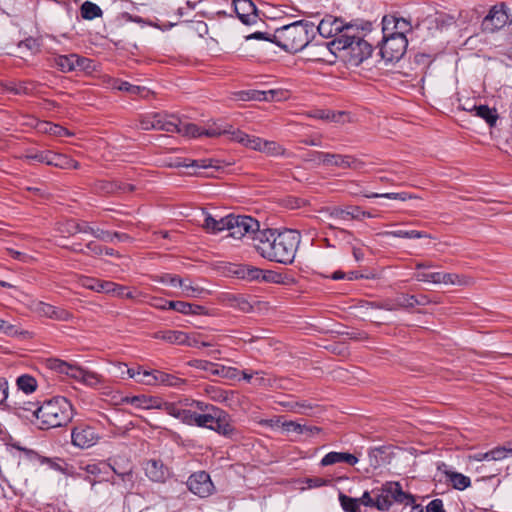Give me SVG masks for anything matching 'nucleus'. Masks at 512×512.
<instances>
[{
  "instance_id": "nucleus-1",
  "label": "nucleus",
  "mask_w": 512,
  "mask_h": 512,
  "mask_svg": "<svg viewBox=\"0 0 512 512\" xmlns=\"http://www.w3.org/2000/svg\"><path fill=\"white\" fill-rule=\"evenodd\" d=\"M300 239V233L295 230L264 229L255 238V249L269 261L287 265L293 262Z\"/></svg>"
},
{
  "instance_id": "nucleus-2",
  "label": "nucleus",
  "mask_w": 512,
  "mask_h": 512,
  "mask_svg": "<svg viewBox=\"0 0 512 512\" xmlns=\"http://www.w3.org/2000/svg\"><path fill=\"white\" fill-rule=\"evenodd\" d=\"M28 412L36 420L38 427L43 430L64 426L73 418L72 404L62 396L46 400L40 406L29 402L27 407L18 408L16 414L29 419Z\"/></svg>"
},
{
  "instance_id": "nucleus-3",
  "label": "nucleus",
  "mask_w": 512,
  "mask_h": 512,
  "mask_svg": "<svg viewBox=\"0 0 512 512\" xmlns=\"http://www.w3.org/2000/svg\"><path fill=\"white\" fill-rule=\"evenodd\" d=\"M313 35L314 24L299 20L276 29L273 33V43L287 52L296 53L309 45Z\"/></svg>"
},
{
  "instance_id": "nucleus-4",
  "label": "nucleus",
  "mask_w": 512,
  "mask_h": 512,
  "mask_svg": "<svg viewBox=\"0 0 512 512\" xmlns=\"http://www.w3.org/2000/svg\"><path fill=\"white\" fill-rule=\"evenodd\" d=\"M373 493L375 508L380 511H388L394 502L406 506L415 503V497L404 492L399 482L388 481L373 488Z\"/></svg>"
},
{
  "instance_id": "nucleus-5",
  "label": "nucleus",
  "mask_w": 512,
  "mask_h": 512,
  "mask_svg": "<svg viewBox=\"0 0 512 512\" xmlns=\"http://www.w3.org/2000/svg\"><path fill=\"white\" fill-rule=\"evenodd\" d=\"M232 224L233 226L229 229V236L235 239L250 238L255 247V238L259 232H262L259 222L251 216L232 214Z\"/></svg>"
},
{
  "instance_id": "nucleus-6",
  "label": "nucleus",
  "mask_w": 512,
  "mask_h": 512,
  "mask_svg": "<svg viewBox=\"0 0 512 512\" xmlns=\"http://www.w3.org/2000/svg\"><path fill=\"white\" fill-rule=\"evenodd\" d=\"M407 45L408 40L406 36H395L391 33H384L380 47L381 57L386 62L398 61L404 56Z\"/></svg>"
},
{
  "instance_id": "nucleus-7",
  "label": "nucleus",
  "mask_w": 512,
  "mask_h": 512,
  "mask_svg": "<svg viewBox=\"0 0 512 512\" xmlns=\"http://www.w3.org/2000/svg\"><path fill=\"white\" fill-rule=\"evenodd\" d=\"M198 400H193L189 398H185L179 400L178 402H167L164 406V411L176 418L179 419L182 423L186 425H194V419L196 412L198 410L195 409V403Z\"/></svg>"
},
{
  "instance_id": "nucleus-8",
  "label": "nucleus",
  "mask_w": 512,
  "mask_h": 512,
  "mask_svg": "<svg viewBox=\"0 0 512 512\" xmlns=\"http://www.w3.org/2000/svg\"><path fill=\"white\" fill-rule=\"evenodd\" d=\"M509 15L504 3L494 5L481 23L484 33H495L509 23Z\"/></svg>"
},
{
  "instance_id": "nucleus-9",
  "label": "nucleus",
  "mask_w": 512,
  "mask_h": 512,
  "mask_svg": "<svg viewBox=\"0 0 512 512\" xmlns=\"http://www.w3.org/2000/svg\"><path fill=\"white\" fill-rule=\"evenodd\" d=\"M318 156L323 160V166L325 167H336L359 171L365 166V163L361 159L353 155L328 152L326 154H319Z\"/></svg>"
},
{
  "instance_id": "nucleus-10",
  "label": "nucleus",
  "mask_w": 512,
  "mask_h": 512,
  "mask_svg": "<svg viewBox=\"0 0 512 512\" xmlns=\"http://www.w3.org/2000/svg\"><path fill=\"white\" fill-rule=\"evenodd\" d=\"M195 409L198 411L195 415L194 425L212 430L221 409L203 401H197Z\"/></svg>"
},
{
  "instance_id": "nucleus-11",
  "label": "nucleus",
  "mask_w": 512,
  "mask_h": 512,
  "mask_svg": "<svg viewBox=\"0 0 512 512\" xmlns=\"http://www.w3.org/2000/svg\"><path fill=\"white\" fill-rule=\"evenodd\" d=\"M53 65L61 72L68 73L75 70H87L90 68L91 60L80 57L77 54L56 55L53 59Z\"/></svg>"
},
{
  "instance_id": "nucleus-12",
  "label": "nucleus",
  "mask_w": 512,
  "mask_h": 512,
  "mask_svg": "<svg viewBox=\"0 0 512 512\" xmlns=\"http://www.w3.org/2000/svg\"><path fill=\"white\" fill-rule=\"evenodd\" d=\"M99 435L96 433L95 429L88 425H79L72 430L71 439L73 445L81 448L87 449L94 446L98 440Z\"/></svg>"
},
{
  "instance_id": "nucleus-13",
  "label": "nucleus",
  "mask_w": 512,
  "mask_h": 512,
  "mask_svg": "<svg viewBox=\"0 0 512 512\" xmlns=\"http://www.w3.org/2000/svg\"><path fill=\"white\" fill-rule=\"evenodd\" d=\"M188 489L199 497H207L212 493L213 483L205 471L192 474L187 480Z\"/></svg>"
},
{
  "instance_id": "nucleus-14",
  "label": "nucleus",
  "mask_w": 512,
  "mask_h": 512,
  "mask_svg": "<svg viewBox=\"0 0 512 512\" xmlns=\"http://www.w3.org/2000/svg\"><path fill=\"white\" fill-rule=\"evenodd\" d=\"M205 392L211 400L224 403L230 408H235L240 403V395L235 391L225 390L218 386L209 385L206 387Z\"/></svg>"
},
{
  "instance_id": "nucleus-15",
  "label": "nucleus",
  "mask_w": 512,
  "mask_h": 512,
  "mask_svg": "<svg viewBox=\"0 0 512 512\" xmlns=\"http://www.w3.org/2000/svg\"><path fill=\"white\" fill-rule=\"evenodd\" d=\"M358 27L352 23L344 25L343 31L339 32L335 38L329 42L330 48L335 52L340 50H349L358 37Z\"/></svg>"
},
{
  "instance_id": "nucleus-16",
  "label": "nucleus",
  "mask_w": 512,
  "mask_h": 512,
  "mask_svg": "<svg viewBox=\"0 0 512 512\" xmlns=\"http://www.w3.org/2000/svg\"><path fill=\"white\" fill-rule=\"evenodd\" d=\"M383 33H391L395 36H406L412 30L410 20L396 16H384L382 19Z\"/></svg>"
},
{
  "instance_id": "nucleus-17",
  "label": "nucleus",
  "mask_w": 512,
  "mask_h": 512,
  "mask_svg": "<svg viewBox=\"0 0 512 512\" xmlns=\"http://www.w3.org/2000/svg\"><path fill=\"white\" fill-rule=\"evenodd\" d=\"M212 430L226 438L233 440H237L240 436L239 431L233 425V421L230 415L222 409L218 414L217 420L214 423Z\"/></svg>"
},
{
  "instance_id": "nucleus-18",
  "label": "nucleus",
  "mask_w": 512,
  "mask_h": 512,
  "mask_svg": "<svg viewBox=\"0 0 512 512\" xmlns=\"http://www.w3.org/2000/svg\"><path fill=\"white\" fill-rule=\"evenodd\" d=\"M234 11L245 25L256 23L258 15L255 4L251 0H233Z\"/></svg>"
},
{
  "instance_id": "nucleus-19",
  "label": "nucleus",
  "mask_w": 512,
  "mask_h": 512,
  "mask_svg": "<svg viewBox=\"0 0 512 512\" xmlns=\"http://www.w3.org/2000/svg\"><path fill=\"white\" fill-rule=\"evenodd\" d=\"M34 311L40 316L57 321H70L73 318L72 313H70L68 310L53 306L45 302L36 303Z\"/></svg>"
},
{
  "instance_id": "nucleus-20",
  "label": "nucleus",
  "mask_w": 512,
  "mask_h": 512,
  "mask_svg": "<svg viewBox=\"0 0 512 512\" xmlns=\"http://www.w3.org/2000/svg\"><path fill=\"white\" fill-rule=\"evenodd\" d=\"M87 476L85 480H87L92 486H94L98 482L107 481L108 474L110 473V463L105 461L87 464L82 468Z\"/></svg>"
},
{
  "instance_id": "nucleus-21",
  "label": "nucleus",
  "mask_w": 512,
  "mask_h": 512,
  "mask_svg": "<svg viewBox=\"0 0 512 512\" xmlns=\"http://www.w3.org/2000/svg\"><path fill=\"white\" fill-rule=\"evenodd\" d=\"M306 50L307 59L313 62H332L331 57H336V52L330 48L329 42L309 44Z\"/></svg>"
},
{
  "instance_id": "nucleus-22",
  "label": "nucleus",
  "mask_w": 512,
  "mask_h": 512,
  "mask_svg": "<svg viewBox=\"0 0 512 512\" xmlns=\"http://www.w3.org/2000/svg\"><path fill=\"white\" fill-rule=\"evenodd\" d=\"M414 278L420 282H429L434 284H456L459 283V276L452 273L442 272H424L418 271L414 274Z\"/></svg>"
},
{
  "instance_id": "nucleus-23",
  "label": "nucleus",
  "mask_w": 512,
  "mask_h": 512,
  "mask_svg": "<svg viewBox=\"0 0 512 512\" xmlns=\"http://www.w3.org/2000/svg\"><path fill=\"white\" fill-rule=\"evenodd\" d=\"M350 51V62L359 65L365 59L369 58L372 54V45L366 40L362 39L359 35L355 39V42L349 49Z\"/></svg>"
},
{
  "instance_id": "nucleus-24",
  "label": "nucleus",
  "mask_w": 512,
  "mask_h": 512,
  "mask_svg": "<svg viewBox=\"0 0 512 512\" xmlns=\"http://www.w3.org/2000/svg\"><path fill=\"white\" fill-rule=\"evenodd\" d=\"M455 23V18L444 12H436L427 16L421 23L426 29L432 31H442Z\"/></svg>"
},
{
  "instance_id": "nucleus-25",
  "label": "nucleus",
  "mask_w": 512,
  "mask_h": 512,
  "mask_svg": "<svg viewBox=\"0 0 512 512\" xmlns=\"http://www.w3.org/2000/svg\"><path fill=\"white\" fill-rule=\"evenodd\" d=\"M144 470L146 476L154 482H165L169 476V470L161 460H148L145 463Z\"/></svg>"
},
{
  "instance_id": "nucleus-26",
  "label": "nucleus",
  "mask_w": 512,
  "mask_h": 512,
  "mask_svg": "<svg viewBox=\"0 0 512 512\" xmlns=\"http://www.w3.org/2000/svg\"><path fill=\"white\" fill-rule=\"evenodd\" d=\"M344 28L343 21L332 16L322 19L317 26V31L324 38H335Z\"/></svg>"
},
{
  "instance_id": "nucleus-27",
  "label": "nucleus",
  "mask_w": 512,
  "mask_h": 512,
  "mask_svg": "<svg viewBox=\"0 0 512 512\" xmlns=\"http://www.w3.org/2000/svg\"><path fill=\"white\" fill-rule=\"evenodd\" d=\"M358 461V457L354 454L332 451L321 459L320 465L326 467L337 463H347L350 466H354Z\"/></svg>"
},
{
  "instance_id": "nucleus-28",
  "label": "nucleus",
  "mask_w": 512,
  "mask_h": 512,
  "mask_svg": "<svg viewBox=\"0 0 512 512\" xmlns=\"http://www.w3.org/2000/svg\"><path fill=\"white\" fill-rule=\"evenodd\" d=\"M71 378L89 386L97 387L103 382L101 375L75 365Z\"/></svg>"
},
{
  "instance_id": "nucleus-29",
  "label": "nucleus",
  "mask_w": 512,
  "mask_h": 512,
  "mask_svg": "<svg viewBox=\"0 0 512 512\" xmlns=\"http://www.w3.org/2000/svg\"><path fill=\"white\" fill-rule=\"evenodd\" d=\"M125 401L135 406L136 408L142 409H159L164 411V406L167 402L162 401L159 398L147 397L145 395L133 396L126 398Z\"/></svg>"
},
{
  "instance_id": "nucleus-30",
  "label": "nucleus",
  "mask_w": 512,
  "mask_h": 512,
  "mask_svg": "<svg viewBox=\"0 0 512 512\" xmlns=\"http://www.w3.org/2000/svg\"><path fill=\"white\" fill-rule=\"evenodd\" d=\"M73 225V231L69 230L70 235H74L76 233H86L91 234L93 237L108 242L111 240L110 232L100 229V228H94L88 224V222L82 221L79 222V224H72Z\"/></svg>"
},
{
  "instance_id": "nucleus-31",
  "label": "nucleus",
  "mask_w": 512,
  "mask_h": 512,
  "mask_svg": "<svg viewBox=\"0 0 512 512\" xmlns=\"http://www.w3.org/2000/svg\"><path fill=\"white\" fill-rule=\"evenodd\" d=\"M154 130L174 133L177 130L178 117L166 113H154Z\"/></svg>"
},
{
  "instance_id": "nucleus-32",
  "label": "nucleus",
  "mask_w": 512,
  "mask_h": 512,
  "mask_svg": "<svg viewBox=\"0 0 512 512\" xmlns=\"http://www.w3.org/2000/svg\"><path fill=\"white\" fill-rule=\"evenodd\" d=\"M113 88L119 91H124L129 93L130 95L140 96L142 98H146L149 96L150 91L144 86L133 85L127 81L115 80L113 84Z\"/></svg>"
},
{
  "instance_id": "nucleus-33",
  "label": "nucleus",
  "mask_w": 512,
  "mask_h": 512,
  "mask_svg": "<svg viewBox=\"0 0 512 512\" xmlns=\"http://www.w3.org/2000/svg\"><path fill=\"white\" fill-rule=\"evenodd\" d=\"M282 428L286 432H296L298 434H307L313 436L320 433L321 428L317 426H307L294 421H286L282 423Z\"/></svg>"
},
{
  "instance_id": "nucleus-34",
  "label": "nucleus",
  "mask_w": 512,
  "mask_h": 512,
  "mask_svg": "<svg viewBox=\"0 0 512 512\" xmlns=\"http://www.w3.org/2000/svg\"><path fill=\"white\" fill-rule=\"evenodd\" d=\"M155 338L164 340L170 344L183 345L185 344L186 333L178 330H165L159 331L155 334Z\"/></svg>"
},
{
  "instance_id": "nucleus-35",
  "label": "nucleus",
  "mask_w": 512,
  "mask_h": 512,
  "mask_svg": "<svg viewBox=\"0 0 512 512\" xmlns=\"http://www.w3.org/2000/svg\"><path fill=\"white\" fill-rule=\"evenodd\" d=\"M471 112H475V115L484 119L490 126H494L497 122L498 115L495 109L489 108L487 105H473Z\"/></svg>"
},
{
  "instance_id": "nucleus-36",
  "label": "nucleus",
  "mask_w": 512,
  "mask_h": 512,
  "mask_svg": "<svg viewBox=\"0 0 512 512\" xmlns=\"http://www.w3.org/2000/svg\"><path fill=\"white\" fill-rule=\"evenodd\" d=\"M174 133L181 134L185 137H199L202 136V128L194 123L183 122L178 118L177 130Z\"/></svg>"
},
{
  "instance_id": "nucleus-37",
  "label": "nucleus",
  "mask_w": 512,
  "mask_h": 512,
  "mask_svg": "<svg viewBox=\"0 0 512 512\" xmlns=\"http://www.w3.org/2000/svg\"><path fill=\"white\" fill-rule=\"evenodd\" d=\"M35 89V84L29 81L11 82L6 85V90L15 95H29Z\"/></svg>"
},
{
  "instance_id": "nucleus-38",
  "label": "nucleus",
  "mask_w": 512,
  "mask_h": 512,
  "mask_svg": "<svg viewBox=\"0 0 512 512\" xmlns=\"http://www.w3.org/2000/svg\"><path fill=\"white\" fill-rule=\"evenodd\" d=\"M47 367L55 372L71 377L75 365L57 358H51L47 360Z\"/></svg>"
},
{
  "instance_id": "nucleus-39",
  "label": "nucleus",
  "mask_w": 512,
  "mask_h": 512,
  "mask_svg": "<svg viewBox=\"0 0 512 512\" xmlns=\"http://www.w3.org/2000/svg\"><path fill=\"white\" fill-rule=\"evenodd\" d=\"M52 151L49 150H36V149H28L23 156V159L30 162H39L49 165L51 159Z\"/></svg>"
},
{
  "instance_id": "nucleus-40",
  "label": "nucleus",
  "mask_w": 512,
  "mask_h": 512,
  "mask_svg": "<svg viewBox=\"0 0 512 512\" xmlns=\"http://www.w3.org/2000/svg\"><path fill=\"white\" fill-rule=\"evenodd\" d=\"M156 384H162L169 387H180L185 383L184 379H181L175 375L168 374L163 371H156Z\"/></svg>"
},
{
  "instance_id": "nucleus-41",
  "label": "nucleus",
  "mask_w": 512,
  "mask_h": 512,
  "mask_svg": "<svg viewBox=\"0 0 512 512\" xmlns=\"http://www.w3.org/2000/svg\"><path fill=\"white\" fill-rule=\"evenodd\" d=\"M448 481L452 487L457 490H464L471 485V480L468 476H465L458 472H446Z\"/></svg>"
},
{
  "instance_id": "nucleus-42",
  "label": "nucleus",
  "mask_w": 512,
  "mask_h": 512,
  "mask_svg": "<svg viewBox=\"0 0 512 512\" xmlns=\"http://www.w3.org/2000/svg\"><path fill=\"white\" fill-rule=\"evenodd\" d=\"M180 288L182 289L183 296L189 298H200L204 293H206V290L204 288L193 284L188 279L182 280Z\"/></svg>"
},
{
  "instance_id": "nucleus-43",
  "label": "nucleus",
  "mask_w": 512,
  "mask_h": 512,
  "mask_svg": "<svg viewBox=\"0 0 512 512\" xmlns=\"http://www.w3.org/2000/svg\"><path fill=\"white\" fill-rule=\"evenodd\" d=\"M382 236L386 237H397V238H426L429 235L422 231L417 230H393V231H384L380 233Z\"/></svg>"
},
{
  "instance_id": "nucleus-44",
  "label": "nucleus",
  "mask_w": 512,
  "mask_h": 512,
  "mask_svg": "<svg viewBox=\"0 0 512 512\" xmlns=\"http://www.w3.org/2000/svg\"><path fill=\"white\" fill-rule=\"evenodd\" d=\"M110 467V471L119 476L123 482L129 483L130 486H133V467L130 464H128L127 467L122 468L114 462V464H110Z\"/></svg>"
},
{
  "instance_id": "nucleus-45",
  "label": "nucleus",
  "mask_w": 512,
  "mask_h": 512,
  "mask_svg": "<svg viewBox=\"0 0 512 512\" xmlns=\"http://www.w3.org/2000/svg\"><path fill=\"white\" fill-rule=\"evenodd\" d=\"M94 191L102 195L117 194V180H99L94 185Z\"/></svg>"
},
{
  "instance_id": "nucleus-46",
  "label": "nucleus",
  "mask_w": 512,
  "mask_h": 512,
  "mask_svg": "<svg viewBox=\"0 0 512 512\" xmlns=\"http://www.w3.org/2000/svg\"><path fill=\"white\" fill-rule=\"evenodd\" d=\"M261 152L272 157L284 156L286 149L275 141L263 140Z\"/></svg>"
},
{
  "instance_id": "nucleus-47",
  "label": "nucleus",
  "mask_w": 512,
  "mask_h": 512,
  "mask_svg": "<svg viewBox=\"0 0 512 512\" xmlns=\"http://www.w3.org/2000/svg\"><path fill=\"white\" fill-rule=\"evenodd\" d=\"M81 16L83 19L92 20L94 18L101 17L102 10L98 5L90 1H86L81 6Z\"/></svg>"
},
{
  "instance_id": "nucleus-48",
  "label": "nucleus",
  "mask_w": 512,
  "mask_h": 512,
  "mask_svg": "<svg viewBox=\"0 0 512 512\" xmlns=\"http://www.w3.org/2000/svg\"><path fill=\"white\" fill-rule=\"evenodd\" d=\"M17 386L25 393H32L37 388V381L34 377L25 374L18 377Z\"/></svg>"
},
{
  "instance_id": "nucleus-49",
  "label": "nucleus",
  "mask_w": 512,
  "mask_h": 512,
  "mask_svg": "<svg viewBox=\"0 0 512 512\" xmlns=\"http://www.w3.org/2000/svg\"><path fill=\"white\" fill-rule=\"evenodd\" d=\"M339 501L345 512H360L359 500L343 493L339 494Z\"/></svg>"
},
{
  "instance_id": "nucleus-50",
  "label": "nucleus",
  "mask_w": 512,
  "mask_h": 512,
  "mask_svg": "<svg viewBox=\"0 0 512 512\" xmlns=\"http://www.w3.org/2000/svg\"><path fill=\"white\" fill-rule=\"evenodd\" d=\"M186 340H185V344L184 345H187V346H190V347H212L214 346V343L212 341H208V340H205L203 339L202 335L200 334H197V333H191V334H187L186 333Z\"/></svg>"
},
{
  "instance_id": "nucleus-51",
  "label": "nucleus",
  "mask_w": 512,
  "mask_h": 512,
  "mask_svg": "<svg viewBox=\"0 0 512 512\" xmlns=\"http://www.w3.org/2000/svg\"><path fill=\"white\" fill-rule=\"evenodd\" d=\"M156 371H147L142 370L141 368H137V372L135 374L136 376V382L144 384V385H156Z\"/></svg>"
},
{
  "instance_id": "nucleus-52",
  "label": "nucleus",
  "mask_w": 512,
  "mask_h": 512,
  "mask_svg": "<svg viewBox=\"0 0 512 512\" xmlns=\"http://www.w3.org/2000/svg\"><path fill=\"white\" fill-rule=\"evenodd\" d=\"M367 198H387L393 200L405 201L407 199H411L412 196L409 193L401 192V193H372V194H363Z\"/></svg>"
},
{
  "instance_id": "nucleus-53",
  "label": "nucleus",
  "mask_w": 512,
  "mask_h": 512,
  "mask_svg": "<svg viewBox=\"0 0 512 512\" xmlns=\"http://www.w3.org/2000/svg\"><path fill=\"white\" fill-rule=\"evenodd\" d=\"M279 94L276 90H269V91H258V90H252L251 92H248V98L258 101H270L275 100V96Z\"/></svg>"
},
{
  "instance_id": "nucleus-54",
  "label": "nucleus",
  "mask_w": 512,
  "mask_h": 512,
  "mask_svg": "<svg viewBox=\"0 0 512 512\" xmlns=\"http://www.w3.org/2000/svg\"><path fill=\"white\" fill-rule=\"evenodd\" d=\"M230 305L244 313L252 310V304L244 296H233L230 299Z\"/></svg>"
},
{
  "instance_id": "nucleus-55",
  "label": "nucleus",
  "mask_w": 512,
  "mask_h": 512,
  "mask_svg": "<svg viewBox=\"0 0 512 512\" xmlns=\"http://www.w3.org/2000/svg\"><path fill=\"white\" fill-rule=\"evenodd\" d=\"M491 461H499L508 457H512V448L496 447L489 451Z\"/></svg>"
},
{
  "instance_id": "nucleus-56",
  "label": "nucleus",
  "mask_w": 512,
  "mask_h": 512,
  "mask_svg": "<svg viewBox=\"0 0 512 512\" xmlns=\"http://www.w3.org/2000/svg\"><path fill=\"white\" fill-rule=\"evenodd\" d=\"M70 157L63 154H56L52 152L49 162L50 166L58 167L61 169H69Z\"/></svg>"
},
{
  "instance_id": "nucleus-57",
  "label": "nucleus",
  "mask_w": 512,
  "mask_h": 512,
  "mask_svg": "<svg viewBox=\"0 0 512 512\" xmlns=\"http://www.w3.org/2000/svg\"><path fill=\"white\" fill-rule=\"evenodd\" d=\"M237 274L241 275L242 278H247L249 280H256L261 277H264L263 271L256 267H243L240 271H237Z\"/></svg>"
},
{
  "instance_id": "nucleus-58",
  "label": "nucleus",
  "mask_w": 512,
  "mask_h": 512,
  "mask_svg": "<svg viewBox=\"0 0 512 512\" xmlns=\"http://www.w3.org/2000/svg\"><path fill=\"white\" fill-rule=\"evenodd\" d=\"M231 126H229V129L227 128H222L218 125H213V126H210L206 129H202V136H207V137H217V136H220L222 134H231Z\"/></svg>"
},
{
  "instance_id": "nucleus-59",
  "label": "nucleus",
  "mask_w": 512,
  "mask_h": 512,
  "mask_svg": "<svg viewBox=\"0 0 512 512\" xmlns=\"http://www.w3.org/2000/svg\"><path fill=\"white\" fill-rule=\"evenodd\" d=\"M9 385L6 379L0 378V408L9 409L10 405L7 402Z\"/></svg>"
},
{
  "instance_id": "nucleus-60",
  "label": "nucleus",
  "mask_w": 512,
  "mask_h": 512,
  "mask_svg": "<svg viewBox=\"0 0 512 512\" xmlns=\"http://www.w3.org/2000/svg\"><path fill=\"white\" fill-rule=\"evenodd\" d=\"M230 135H231V140L238 142L248 148V146L250 144V140L252 138L251 135H248L245 132L238 130V129L232 130Z\"/></svg>"
},
{
  "instance_id": "nucleus-61",
  "label": "nucleus",
  "mask_w": 512,
  "mask_h": 512,
  "mask_svg": "<svg viewBox=\"0 0 512 512\" xmlns=\"http://www.w3.org/2000/svg\"><path fill=\"white\" fill-rule=\"evenodd\" d=\"M217 221H218V219L214 218L210 214H207L204 219V223H203L204 229L207 232H210L213 234L221 232V228H218L219 223H217Z\"/></svg>"
},
{
  "instance_id": "nucleus-62",
  "label": "nucleus",
  "mask_w": 512,
  "mask_h": 512,
  "mask_svg": "<svg viewBox=\"0 0 512 512\" xmlns=\"http://www.w3.org/2000/svg\"><path fill=\"white\" fill-rule=\"evenodd\" d=\"M328 212H329V216L333 219H338V220H343V221L349 220V217H348L349 212H347L346 208L333 207V208L329 209Z\"/></svg>"
},
{
  "instance_id": "nucleus-63",
  "label": "nucleus",
  "mask_w": 512,
  "mask_h": 512,
  "mask_svg": "<svg viewBox=\"0 0 512 512\" xmlns=\"http://www.w3.org/2000/svg\"><path fill=\"white\" fill-rule=\"evenodd\" d=\"M171 306V310L177 311L179 313L189 315L191 313L192 304L184 301H175L174 304H169Z\"/></svg>"
},
{
  "instance_id": "nucleus-64",
  "label": "nucleus",
  "mask_w": 512,
  "mask_h": 512,
  "mask_svg": "<svg viewBox=\"0 0 512 512\" xmlns=\"http://www.w3.org/2000/svg\"><path fill=\"white\" fill-rule=\"evenodd\" d=\"M182 280L183 279L180 278L179 276L172 275V274H164L160 278L161 283L172 286V287H177V286L180 287V285L182 284Z\"/></svg>"
}]
</instances>
